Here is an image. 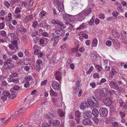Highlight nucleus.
I'll return each instance as SVG.
<instances>
[{
    "label": "nucleus",
    "instance_id": "obj_37",
    "mask_svg": "<svg viewBox=\"0 0 127 127\" xmlns=\"http://www.w3.org/2000/svg\"><path fill=\"white\" fill-rule=\"evenodd\" d=\"M19 78H13L12 79V81L14 83H18L19 82Z\"/></svg>",
    "mask_w": 127,
    "mask_h": 127
},
{
    "label": "nucleus",
    "instance_id": "obj_64",
    "mask_svg": "<svg viewBox=\"0 0 127 127\" xmlns=\"http://www.w3.org/2000/svg\"><path fill=\"white\" fill-rule=\"evenodd\" d=\"M70 67L71 69L73 70L74 69L75 66L74 65V64H73V63L71 64H70Z\"/></svg>",
    "mask_w": 127,
    "mask_h": 127
},
{
    "label": "nucleus",
    "instance_id": "obj_35",
    "mask_svg": "<svg viewBox=\"0 0 127 127\" xmlns=\"http://www.w3.org/2000/svg\"><path fill=\"white\" fill-rule=\"evenodd\" d=\"M75 17L73 16L69 15V22H71L75 20Z\"/></svg>",
    "mask_w": 127,
    "mask_h": 127
},
{
    "label": "nucleus",
    "instance_id": "obj_8",
    "mask_svg": "<svg viewBox=\"0 0 127 127\" xmlns=\"http://www.w3.org/2000/svg\"><path fill=\"white\" fill-rule=\"evenodd\" d=\"M82 115L84 118L89 119V118H91L92 116V113L90 111L88 112H84Z\"/></svg>",
    "mask_w": 127,
    "mask_h": 127
},
{
    "label": "nucleus",
    "instance_id": "obj_18",
    "mask_svg": "<svg viewBox=\"0 0 127 127\" xmlns=\"http://www.w3.org/2000/svg\"><path fill=\"white\" fill-rule=\"evenodd\" d=\"M20 88V87L17 85H15L13 87V88H12L10 90V92L12 93H14L15 92V90L18 91L19 90Z\"/></svg>",
    "mask_w": 127,
    "mask_h": 127
},
{
    "label": "nucleus",
    "instance_id": "obj_58",
    "mask_svg": "<svg viewBox=\"0 0 127 127\" xmlns=\"http://www.w3.org/2000/svg\"><path fill=\"white\" fill-rule=\"evenodd\" d=\"M90 85L91 86L92 88H94L95 87V84L94 82H93L92 83H91L90 84Z\"/></svg>",
    "mask_w": 127,
    "mask_h": 127
},
{
    "label": "nucleus",
    "instance_id": "obj_20",
    "mask_svg": "<svg viewBox=\"0 0 127 127\" xmlns=\"http://www.w3.org/2000/svg\"><path fill=\"white\" fill-rule=\"evenodd\" d=\"M46 117L49 119V120L53 119L54 117V116L52 113H48L46 115Z\"/></svg>",
    "mask_w": 127,
    "mask_h": 127
},
{
    "label": "nucleus",
    "instance_id": "obj_60",
    "mask_svg": "<svg viewBox=\"0 0 127 127\" xmlns=\"http://www.w3.org/2000/svg\"><path fill=\"white\" fill-rule=\"evenodd\" d=\"M82 37L85 39H87L88 38V36L87 34L83 33L82 34Z\"/></svg>",
    "mask_w": 127,
    "mask_h": 127
},
{
    "label": "nucleus",
    "instance_id": "obj_52",
    "mask_svg": "<svg viewBox=\"0 0 127 127\" xmlns=\"http://www.w3.org/2000/svg\"><path fill=\"white\" fill-rule=\"evenodd\" d=\"M42 61L40 60H38L37 61V63L36 64H38V65H40V64H42Z\"/></svg>",
    "mask_w": 127,
    "mask_h": 127
},
{
    "label": "nucleus",
    "instance_id": "obj_5",
    "mask_svg": "<svg viewBox=\"0 0 127 127\" xmlns=\"http://www.w3.org/2000/svg\"><path fill=\"white\" fill-rule=\"evenodd\" d=\"M100 115L102 116H105L107 115L108 111L107 109L104 107H101L99 110Z\"/></svg>",
    "mask_w": 127,
    "mask_h": 127
},
{
    "label": "nucleus",
    "instance_id": "obj_57",
    "mask_svg": "<svg viewBox=\"0 0 127 127\" xmlns=\"http://www.w3.org/2000/svg\"><path fill=\"white\" fill-rule=\"evenodd\" d=\"M1 35L3 36H6V33L5 31H2L1 32Z\"/></svg>",
    "mask_w": 127,
    "mask_h": 127
},
{
    "label": "nucleus",
    "instance_id": "obj_42",
    "mask_svg": "<svg viewBox=\"0 0 127 127\" xmlns=\"http://www.w3.org/2000/svg\"><path fill=\"white\" fill-rule=\"evenodd\" d=\"M85 27V25L84 24H83L81 25L79 27L77 28L76 29L77 30H79L83 29Z\"/></svg>",
    "mask_w": 127,
    "mask_h": 127
},
{
    "label": "nucleus",
    "instance_id": "obj_30",
    "mask_svg": "<svg viewBox=\"0 0 127 127\" xmlns=\"http://www.w3.org/2000/svg\"><path fill=\"white\" fill-rule=\"evenodd\" d=\"M58 9L59 12L63 11L64 10L63 5L60 4V5L58 7Z\"/></svg>",
    "mask_w": 127,
    "mask_h": 127
},
{
    "label": "nucleus",
    "instance_id": "obj_51",
    "mask_svg": "<svg viewBox=\"0 0 127 127\" xmlns=\"http://www.w3.org/2000/svg\"><path fill=\"white\" fill-rule=\"evenodd\" d=\"M122 35L123 37H126L127 36V34L126 32L123 31L122 32Z\"/></svg>",
    "mask_w": 127,
    "mask_h": 127
},
{
    "label": "nucleus",
    "instance_id": "obj_13",
    "mask_svg": "<svg viewBox=\"0 0 127 127\" xmlns=\"http://www.w3.org/2000/svg\"><path fill=\"white\" fill-rule=\"evenodd\" d=\"M82 122L83 124L85 126L90 125L92 123L91 121L88 118L84 120Z\"/></svg>",
    "mask_w": 127,
    "mask_h": 127
},
{
    "label": "nucleus",
    "instance_id": "obj_25",
    "mask_svg": "<svg viewBox=\"0 0 127 127\" xmlns=\"http://www.w3.org/2000/svg\"><path fill=\"white\" fill-rule=\"evenodd\" d=\"M69 15H63V19L66 22H69Z\"/></svg>",
    "mask_w": 127,
    "mask_h": 127
},
{
    "label": "nucleus",
    "instance_id": "obj_16",
    "mask_svg": "<svg viewBox=\"0 0 127 127\" xmlns=\"http://www.w3.org/2000/svg\"><path fill=\"white\" fill-rule=\"evenodd\" d=\"M42 115L41 114H39L38 115H36L34 117V119L35 120L38 121V123L40 124L41 121L42 120Z\"/></svg>",
    "mask_w": 127,
    "mask_h": 127
},
{
    "label": "nucleus",
    "instance_id": "obj_29",
    "mask_svg": "<svg viewBox=\"0 0 127 127\" xmlns=\"http://www.w3.org/2000/svg\"><path fill=\"white\" fill-rule=\"evenodd\" d=\"M97 40L96 39H94L93 41L91 46L92 47L96 46L97 44Z\"/></svg>",
    "mask_w": 127,
    "mask_h": 127
},
{
    "label": "nucleus",
    "instance_id": "obj_15",
    "mask_svg": "<svg viewBox=\"0 0 127 127\" xmlns=\"http://www.w3.org/2000/svg\"><path fill=\"white\" fill-rule=\"evenodd\" d=\"M81 82V80H78L76 81L75 86L74 87V89L76 91V92L78 91L79 87L80 86V84Z\"/></svg>",
    "mask_w": 127,
    "mask_h": 127
},
{
    "label": "nucleus",
    "instance_id": "obj_40",
    "mask_svg": "<svg viewBox=\"0 0 127 127\" xmlns=\"http://www.w3.org/2000/svg\"><path fill=\"white\" fill-rule=\"evenodd\" d=\"M17 64L19 65H21L22 63H21V59H18L16 61Z\"/></svg>",
    "mask_w": 127,
    "mask_h": 127
},
{
    "label": "nucleus",
    "instance_id": "obj_14",
    "mask_svg": "<svg viewBox=\"0 0 127 127\" xmlns=\"http://www.w3.org/2000/svg\"><path fill=\"white\" fill-rule=\"evenodd\" d=\"M56 79L58 80H60L62 78L61 74L59 71H57L55 74Z\"/></svg>",
    "mask_w": 127,
    "mask_h": 127
},
{
    "label": "nucleus",
    "instance_id": "obj_38",
    "mask_svg": "<svg viewBox=\"0 0 127 127\" xmlns=\"http://www.w3.org/2000/svg\"><path fill=\"white\" fill-rule=\"evenodd\" d=\"M112 34L115 37H119L118 33L117 32L115 31H113Z\"/></svg>",
    "mask_w": 127,
    "mask_h": 127
},
{
    "label": "nucleus",
    "instance_id": "obj_19",
    "mask_svg": "<svg viewBox=\"0 0 127 127\" xmlns=\"http://www.w3.org/2000/svg\"><path fill=\"white\" fill-rule=\"evenodd\" d=\"M87 103L86 102H84L81 104L80 108L82 110H84L87 107Z\"/></svg>",
    "mask_w": 127,
    "mask_h": 127
},
{
    "label": "nucleus",
    "instance_id": "obj_61",
    "mask_svg": "<svg viewBox=\"0 0 127 127\" xmlns=\"http://www.w3.org/2000/svg\"><path fill=\"white\" fill-rule=\"evenodd\" d=\"M99 18L102 19H103L104 18V15L102 14H100L99 15Z\"/></svg>",
    "mask_w": 127,
    "mask_h": 127
},
{
    "label": "nucleus",
    "instance_id": "obj_4",
    "mask_svg": "<svg viewBox=\"0 0 127 127\" xmlns=\"http://www.w3.org/2000/svg\"><path fill=\"white\" fill-rule=\"evenodd\" d=\"M26 99L28 100V102L26 104L27 106L28 107L29 106L28 105H32L35 103V101L32 96L29 95L26 98Z\"/></svg>",
    "mask_w": 127,
    "mask_h": 127
},
{
    "label": "nucleus",
    "instance_id": "obj_10",
    "mask_svg": "<svg viewBox=\"0 0 127 127\" xmlns=\"http://www.w3.org/2000/svg\"><path fill=\"white\" fill-rule=\"evenodd\" d=\"M109 85L111 88L119 90V87L118 86L116 83H115L113 81H109Z\"/></svg>",
    "mask_w": 127,
    "mask_h": 127
},
{
    "label": "nucleus",
    "instance_id": "obj_50",
    "mask_svg": "<svg viewBox=\"0 0 127 127\" xmlns=\"http://www.w3.org/2000/svg\"><path fill=\"white\" fill-rule=\"evenodd\" d=\"M94 19L92 18L91 20L90 21V22H89V24L91 25H93V24L94 23Z\"/></svg>",
    "mask_w": 127,
    "mask_h": 127
},
{
    "label": "nucleus",
    "instance_id": "obj_26",
    "mask_svg": "<svg viewBox=\"0 0 127 127\" xmlns=\"http://www.w3.org/2000/svg\"><path fill=\"white\" fill-rule=\"evenodd\" d=\"M97 57L96 55L93 53H92L90 55V58L93 61H95Z\"/></svg>",
    "mask_w": 127,
    "mask_h": 127
},
{
    "label": "nucleus",
    "instance_id": "obj_49",
    "mask_svg": "<svg viewBox=\"0 0 127 127\" xmlns=\"http://www.w3.org/2000/svg\"><path fill=\"white\" fill-rule=\"evenodd\" d=\"M96 69L98 70V71H100L101 69V67L98 65H96L95 66Z\"/></svg>",
    "mask_w": 127,
    "mask_h": 127
},
{
    "label": "nucleus",
    "instance_id": "obj_32",
    "mask_svg": "<svg viewBox=\"0 0 127 127\" xmlns=\"http://www.w3.org/2000/svg\"><path fill=\"white\" fill-rule=\"evenodd\" d=\"M8 27L12 32H15V29L13 26L11 25H9L8 26Z\"/></svg>",
    "mask_w": 127,
    "mask_h": 127
},
{
    "label": "nucleus",
    "instance_id": "obj_41",
    "mask_svg": "<svg viewBox=\"0 0 127 127\" xmlns=\"http://www.w3.org/2000/svg\"><path fill=\"white\" fill-rule=\"evenodd\" d=\"M112 42L110 40L107 41L106 42V44L108 46L110 47L111 45Z\"/></svg>",
    "mask_w": 127,
    "mask_h": 127
},
{
    "label": "nucleus",
    "instance_id": "obj_34",
    "mask_svg": "<svg viewBox=\"0 0 127 127\" xmlns=\"http://www.w3.org/2000/svg\"><path fill=\"white\" fill-rule=\"evenodd\" d=\"M46 12L43 10L39 14V16L41 17H43L45 15Z\"/></svg>",
    "mask_w": 127,
    "mask_h": 127
},
{
    "label": "nucleus",
    "instance_id": "obj_53",
    "mask_svg": "<svg viewBox=\"0 0 127 127\" xmlns=\"http://www.w3.org/2000/svg\"><path fill=\"white\" fill-rule=\"evenodd\" d=\"M36 70L37 71H38L40 69V65H38V64H36Z\"/></svg>",
    "mask_w": 127,
    "mask_h": 127
},
{
    "label": "nucleus",
    "instance_id": "obj_62",
    "mask_svg": "<svg viewBox=\"0 0 127 127\" xmlns=\"http://www.w3.org/2000/svg\"><path fill=\"white\" fill-rule=\"evenodd\" d=\"M114 75V74L112 72L110 73L109 77V79H111L112 78Z\"/></svg>",
    "mask_w": 127,
    "mask_h": 127
},
{
    "label": "nucleus",
    "instance_id": "obj_24",
    "mask_svg": "<svg viewBox=\"0 0 127 127\" xmlns=\"http://www.w3.org/2000/svg\"><path fill=\"white\" fill-rule=\"evenodd\" d=\"M92 113L94 116L96 117L98 115L99 112L97 110L96 108H94L93 109Z\"/></svg>",
    "mask_w": 127,
    "mask_h": 127
},
{
    "label": "nucleus",
    "instance_id": "obj_48",
    "mask_svg": "<svg viewBox=\"0 0 127 127\" xmlns=\"http://www.w3.org/2000/svg\"><path fill=\"white\" fill-rule=\"evenodd\" d=\"M9 47L12 50L15 47V46L13 44H10L9 45Z\"/></svg>",
    "mask_w": 127,
    "mask_h": 127
},
{
    "label": "nucleus",
    "instance_id": "obj_54",
    "mask_svg": "<svg viewBox=\"0 0 127 127\" xmlns=\"http://www.w3.org/2000/svg\"><path fill=\"white\" fill-rule=\"evenodd\" d=\"M1 84L2 86H5L7 85V83L5 81H3L1 82Z\"/></svg>",
    "mask_w": 127,
    "mask_h": 127
},
{
    "label": "nucleus",
    "instance_id": "obj_1",
    "mask_svg": "<svg viewBox=\"0 0 127 127\" xmlns=\"http://www.w3.org/2000/svg\"><path fill=\"white\" fill-rule=\"evenodd\" d=\"M3 58L5 60L4 62V64L3 66V68L5 69H9L13 67L14 64L11 63L12 60L11 58L8 59L6 60L7 56L5 55H3Z\"/></svg>",
    "mask_w": 127,
    "mask_h": 127
},
{
    "label": "nucleus",
    "instance_id": "obj_43",
    "mask_svg": "<svg viewBox=\"0 0 127 127\" xmlns=\"http://www.w3.org/2000/svg\"><path fill=\"white\" fill-rule=\"evenodd\" d=\"M12 59L14 60H17L18 58V57L16 55H14L12 56Z\"/></svg>",
    "mask_w": 127,
    "mask_h": 127
},
{
    "label": "nucleus",
    "instance_id": "obj_6",
    "mask_svg": "<svg viewBox=\"0 0 127 127\" xmlns=\"http://www.w3.org/2000/svg\"><path fill=\"white\" fill-rule=\"evenodd\" d=\"M88 104L91 106L93 107H96L97 106V101H95L92 98L89 97L87 99Z\"/></svg>",
    "mask_w": 127,
    "mask_h": 127
},
{
    "label": "nucleus",
    "instance_id": "obj_31",
    "mask_svg": "<svg viewBox=\"0 0 127 127\" xmlns=\"http://www.w3.org/2000/svg\"><path fill=\"white\" fill-rule=\"evenodd\" d=\"M81 113L78 110L76 111L75 113V115L76 117H80Z\"/></svg>",
    "mask_w": 127,
    "mask_h": 127
},
{
    "label": "nucleus",
    "instance_id": "obj_63",
    "mask_svg": "<svg viewBox=\"0 0 127 127\" xmlns=\"http://www.w3.org/2000/svg\"><path fill=\"white\" fill-rule=\"evenodd\" d=\"M113 15L115 17H117L118 15L117 12L116 11H114L113 13Z\"/></svg>",
    "mask_w": 127,
    "mask_h": 127
},
{
    "label": "nucleus",
    "instance_id": "obj_9",
    "mask_svg": "<svg viewBox=\"0 0 127 127\" xmlns=\"http://www.w3.org/2000/svg\"><path fill=\"white\" fill-rule=\"evenodd\" d=\"M103 102L105 105L108 106H110L112 103L111 100L108 97L105 98L103 100Z\"/></svg>",
    "mask_w": 127,
    "mask_h": 127
},
{
    "label": "nucleus",
    "instance_id": "obj_56",
    "mask_svg": "<svg viewBox=\"0 0 127 127\" xmlns=\"http://www.w3.org/2000/svg\"><path fill=\"white\" fill-rule=\"evenodd\" d=\"M120 114L122 118H124L125 116V114L122 111L120 112Z\"/></svg>",
    "mask_w": 127,
    "mask_h": 127
},
{
    "label": "nucleus",
    "instance_id": "obj_28",
    "mask_svg": "<svg viewBox=\"0 0 127 127\" xmlns=\"http://www.w3.org/2000/svg\"><path fill=\"white\" fill-rule=\"evenodd\" d=\"M91 9L89 8L87 9V10L84 11L83 12L84 13V15L85 16H87L91 12Z\"/></svg>",
    "mask_w": 127,
    "mask_h": 127
},
{
    "label": "nucleus",
    "instance_id": "obj_2",
    "mask_svg": "<svg viewBox=\"0 0 127 127\" xmlns=\"http://www.w3.org/2000/svg\"><path fill=\"white\" fill-rule=\"evenodd\" d=\"M99 93L100 96L105 97L107 96L108 94V91L106 88H102L99 90Z\"/></svg>",
    "mask_w": 127,
    "mask_h": 127
},
{
    "label": "nucleus",
    "instance_id": "obj_39",
    "mask_svg": "<svg viewBox=\"0 0 127 127\" xmlns=\"http://www.w3.org/2000/svg\"><path fill=\"white\" fill-rule=\"evenodd\" d=\"M16 96V95L15 94H12L11 95L9 94V97L11 99H14Z\"/></svg>",
    "mask_w": 127,
    "mask_h": 127
},
{
    "label": "nucleus",
    "instance_id": "obj_59",
    "mask_svg": "<svg viewBox=\"0 0 127 127\" xmlns=\"http://www.w3.org/2000/svg\"><path fill=\"white\" fill-rule=\"evenodd\" d=\"M122 7L120 6H118L117 8V9L120 12L123 11V10L122 9Z\"/></svg>",
    "mask_w": 127,
    "mask_h": 127
},
{
    "label": "nucleus",
    "instance_id": "obj_45",
    "mask_svg": "<svg viewBox=\"0 0 127 127\" xmlns=\"http://www.w3.org/2000/svg\"><path fill=\"white\" fill-rule=\"evenodd\" d=\"M8 36H10L11 38V39H13L15 35L13 33H11L8 34Z\"/></svg>",
    "mask_w": 127,
    "mask_h": 127
},
{
    "label": "nucleus",
    "instance_id": "obj_33",
    "mask_svg": "<svg viewBox=\"0 0 127 127\" xmlns=\"http://www.w3.org/2000/svg\"><path fill=\"white\" fill-rule=\"evenodd\" d=\"M93 120L94 122L96 124H98L99 122V120L97 117H94L93 118Z\"/></svg>",
    "mask_w": 127,
    "mask_h": 127
},
{
    "label": "nucleus",
    "instance_id": "obj_44",
    "mask_svg": "<svg viewBox=\"0 0 127 127\" xmlns=\"http://www.w3.org/2000/svg\"><path fill=\"white\" fill-rule=\"evenodd\" d=\"M18 30L22 33H24L25 32V29L23 27L21 28L20 29H18Z\"/></svg>",
    "mask_w": 127,
    "mask_h": 127
},
{
    "label": "nucleus",
    "instance_id": "obj_46",
    "mask_svg": "<svg viewBox=\"0 0 127 127\" xmlns=\"http://www.w3.org/2000/svg\"><path fill=\"white\" fill-rule=\"evenodd\" d=\"M37 22L36 21H34L32 25V26L34 28H35L37 26Z\"/></svg>",
    "mask_w": 127,
    "mask_h": 127
},
{
    "label": "nucleus",
    "instance_id": "obj_12",
    "mask_svg": "<svg viewBox=\"0 0 127 127\" xmlns=\"http://www.w3.org/2000/svg\"><path fill=\"white\" fill-rule=\"evenodd\" d=\"M52 85L53 88L55 90H58L59 89V84L55 81H54L52 82Z\"/></svg>",
    "mask_w": 127,
    "mask_h": 127
},
{
    "label": "nucleus",
    "instance_id": "obj_27",
    "mask_svg": "<svg viewBox=\"0 0 127 127\" xmlns=\"http://www.w3.org/2000/svg\"><path fill=\"white\" fill-rule=\"evenodd\" d=\"M60 124V121L57 120H54L53 122V125L55 126L56 127L59 126Z\"/></svg>",
    "mask_w": 127,
    "mask_h": 127
},
{
    "label": "nucleus",
    "instance_id": "obj_23",
    "mask_svg": "<svg viewBox=\"0 0 127 127\" xmlns=\"http://www.w3.org/2000/svg\"><path fill=\"white\" fill-rule=\"evenodd\" d=\"M5 19L7 21L10 22L12 19L11 13H9L7 16L6 17Z\"/></svg>",
    "mask_w": 127,
    "mask_h": 127
},
{
    "label": "nucleus",
    "instance_id": "obj_21",
    "mask_svg": "<svg viewBox=\"0 0 127 127\" xmlns=\"http://www.w3.org/2000/svg\"><path fill=\"white\" fill-rule=\"evenodd\" d=\"M58 113L59 116L61 117H64L65 115L64 112L63 110L59 109L58 110Z\"/></svg>",
    "mask_w": 127,
    "mask_h": 127
},
{
    "label": "nucleus",
    "instance_id": "obj_17",
    "mask_svg": "<svg viewBox=\"0 0 127 127\" xmlns=\"http://www.w3.org/2000/svg\"><path fill=\"white\" fill-rule=\"evenodd\" d=\"M120 45L118 41H115L113 44V47L115 49H118L120 48Z\"/></svg>",
    "mask_w": 127,
    "mask_h": 127
},
{
    "label": "nucleus",
    "instance_id": "obj_55",
    "mask_svg": "<svg viewBox=\"0 0 127 127\" xmlns=\"http://www.w3.org/2000/svg\"><path fill=\"white\" fill-rule=\"evenodd\" d=\"M121 3L122 4L123 6H126L127 5V3L124 1H123L121 2Z\"/></svg>",
    "mask_w": 127,
    "mask_h": 127
},
{
    "label": "nucleus",
    "instance_id": "obj_22",
    "mask_svg": "<svg viewBox=\"0 0 127 127\" xmlns=\"http://www.w3.org/2000/svg\"><path fill=\"white\" fill-rule=\"evenodd\" d=\"M64 31L62 29L60 30H57L55 32V34H58L60 35H62L64 33Z\"/></svg>",
    "mask_w": 127,
    "mask_h": 127
},
{
    "label": "nucleus",
    "instance_id": "obj_36",
    "mask_svg": "<svg viewBox=\"0 0 127 127\" xmlns=\"http://www.w3.org/2000/svg\"><path fill=\"white\" fill-rule=\"evenodd\" d=\"M112 125L113 127H118L119 126V124L117 122H114L112 123Z\"/></svg>",
    "mask_w": 127,
    "mask_h": 127
},
{
    "label": "nucleus",
    "instance_id": "obj_3",
    "mask_svg": "<svg viewBox=\"0 0 127 127\" xmlns=\"http://www.w3.org/2000/svg\"><path fill=\"white\" fill-rule=\"evenodd\" d=\"M52 22L54 25L57 24L62 29H64L66 28V26L64 25V23L58 20L55 19H53L52 20Z\"/></svg>",
    "mask_w": 127,
    "mask_h": 127
},
{
    "label": "nucleus",
    "instance_id": "obj_11",
    "mask_svg": "<svg viewBox=\"0 0 127 127\" xmlns=\"http://www.w3.org/2000/svg\"><path fill=\"white\" fill-rule=\"evenodd\" d=\"M84 16L85 15L84 12H82L77 15L76 17L78 20L80 21L84 19L85 18Z\"/></svg>",
    "mask_w": 127,
    "mask_h": 127
},
{
    "label": "nucleus",
    "instance_id": "obj_47",
    "mask_svg": "<svg viewBox=\"0 0 127 127\" xmlns=\"http://www.w3.org/2000/svg\"><path fill=\"white\" fill-rule=\"evenodd\" d=\"M20 8L18 7H17L16 9L15 13L16 14H18L20 12Z\"/></svg>",
    "mask_w": 127,
    "mask_h": 127
},
{
    "label": "nucleus",
    "instance_id": "obj_7",
    "mask_svg": "<svg viewBox=\"0 0 127 127\" xmlns=\"http://www.w3.org/2000/svg\"><path fill=\"white\" fill-rule=\"evenodd\" d=\"M9 95V93L7 91L4 92L3 94H2V96L1 97V99L2 101L4 102L6 101L7 99L8 98Z\"/></svg>",
    "mask_w": 127,
    "mask_h": 127
}]
</instances>
